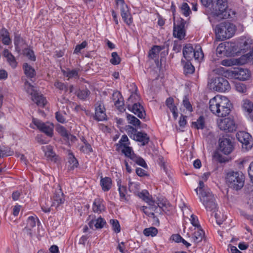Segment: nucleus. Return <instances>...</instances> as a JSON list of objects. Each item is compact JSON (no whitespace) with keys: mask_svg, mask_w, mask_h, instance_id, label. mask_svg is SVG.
<instances>
[{"mask_svg":"<svg viewBox=\"0 0 253 253\" xmlns=\"http://www.w3.org/2000/svg\"><path fill=\"white\" fill-rule=\"evenodd\" d=\"M231 107L229 100L224 96L217 95L209 101L210 111L218 117L228 116L230 113Z\"/></svg>","mask_w":253,"mask_h":253,"instance_id":"1","label":"nucleus"},{"mask_svg":"<svg viewBox=\"0 0 253 253\" xmlns=\"http://www.w3.org/2000/svg\"><path fill=\"white\" fill-rule=\"evenodd\" d=\"M200 201L208 211L214 212L217 209V204L211 190L206 187L203 180H200L198 187L195 189Z\"/></svg>","mask_w":253,"mask_h":253,"instance_id":"2","label":"nucleus"},{"mask_svg":"<svg viewBox=\"0 0 253 253\" xmlns=\"http://www.w3.org/2000/svg\"><path fill=\"white\" fill-rule=\"evenodd\" d=\"M128 189L130 192H132L135 195L141 199L150 206V207L153 210L155 211L157 209V206L155 205V201L148 191L146 190L140 192V184L137 182L129 181Z\"/></svg>","mask_w":253,"mask_h":253,"instance_id":"3","label":"nucleus"},{"mask_svg":"<svg viewBox=\"0 0 253 253\" xmlns=\"http://www.w3.org/2000/svg\"><path fill=\"white\" fill-rule=\"evenodd\" d=\"M225 180L230 188L238 190L244 185L245 176L241 172L230 171L226 173Z\"/></svg>","mask_w":253,"mask_h":253,"instance_id":"4","label":"nucleus"},{"mask_svg":"<svg viewBox=\"0 0 253 253\" xmlns=\"http://www.w3.org/2000/svg\"><path fill=\"white\" fill-rule=\"evenodd\" d=\"M235 26L229 22H224L216 26L215 33L216 39L219 41H223L233 36L235 32Z\"/></svg>","mask_w":253,"mask_h":253,"instance_id":"5","label":"nucleus"},{"mask_svg":"<svg viewBox=\"0 0 253 253\" xmlns=\"http://www.w3.org/2000/svg\"><path fill=\"white\" fill-rule=\"evenodd\" d=\"M24 89L26 91L30 94L32 100L38 106L43 107L46 104V101L43 95L38 92L34 89V86L28 81L24 83Z\"/></svg>","mask_w":253,"mask_h":253,"instance_id":"6","label":"nucleus"},{"mask_svg":"<svg viewBox=\"0 0 253 253\" xmlns=\"http://www.w3.org/2000/svg\"><path fill=\"white\" fill-rule=\"evenodd\" d=\"M217 124L220 130L228 132L235 131L237 128L234 120L230 118H219L217 120Z\"/></svg>","mask_w":253,"mask_h":253,"instance_id":"7","label":"nucleus"},{"mask_svg":"<svg viewBox=\"0 0 253 253\" xmlns=\"http://www.w3.org/2000/svg\"><path fill=\"white\" fill-rule=\"evenodd\" d=\"M237 139L240 142L243 147L248 150L253 146V143L251 135L248 132L245 131H239L236 134Z\"/></svg>","mask_w":253,"mask_h":253,"instance_id":"8","label":"nucleus"},{"mask_svg":"<svg viewBox=\"0 0 253 253\" xmlns=\"http://www.w3.org/2000/svg\"><path fill=\"white\" fill-rule=\"evenodd\" d=\"M228 7L227 0H214L212 4L213 12L217 16L225 12Z\"/></svg>","mask_w":253,"mask_h":253,"instance_id":"9","label":"nucleus"},{"mask_svg":"<svg viewBox=\"0 0 253 253\" xmlns=\"http://www.w3.org/2000/svg\"><path fill=\"white\" fill-rule=\"evenodd\" d=\"M229 74L236 79L241 81H245L248 79L250 76L249 71L247 69L242 68H236L230 70Z\"/></svg>","mask_w":253,"mask_h":253,"instance_id":"10","label":"nucleus"},{"mask_svg":"<svg viewBox=\"0 0 253 253\" xmlns=\"http://www.w3.org/2000/svg\"><path fill=\"white\" fill-rule=\"evenodd\" d=\"M213 88L218 91L225 92L230 89L228 81L223 77H217L213 81Z\"/></svg>","mask_w":253,"mask_h":253,"instance_id":"11","label":"nucleus"},{"mask_svg":"<svg viewBox=\"0 0 253 253\" xmlns=\"http://www.w3.org/2000/svg\"><path fill=\"white\" fill-rule=\"evenodd\" d=\"M32 122L41 131L45 133L49 136H52L53 134V126L48 123H44L36 118H33Z\"/></svg>","mask_w":253,"mask_h":253,"instance_id":"12","label":"nucleus"},{"mask_svg":"<svg viewBox=\"0 0 253 253\" xmlns=\"http://www.w3.org/2000/svg\"><path fill=\"white\" fill-rule=\"evenodd\" d=\"M241 108L244 115L253 121V103L249 99H244L241 102Z\"/></svg>","mask_w":253,"mask_h":253,"instance_id":"13","label":"nucleus"},{"mask_svg":"<svg viewBox=\"0 0 253 253\" xmlns=\"http://www.w3.org/2000/svg\"><path fill=\"white\" fill-rule=\"evenodd\" d=\"M155 205L157 206V209L153 211L161 213L163 211L167 213L172 210V206L166 199L159 198L156 202L155 201Z\"/></svg>","mask_w":253,"mask_h":253,"instance_id":"14","label":"nucleus"},{"mask_svg":"<svg viewBox=\"0 0 253 253\" xmlns=\"http://www.w3.org/2000/svg\"><path fill=\"white\" fill-rule=\"evenodd\" d=\"M219 150L225 155L229 154L233 150V145L229 138H222L219 140Z\"/></svg>","mask_w":253,"mask_h":253,"instance_id":"15","label":"nucleus"},{"mask_svg":"<svg viewBox=\"0 0 253 253\" xmlns=\"http://www.w3.org/2000/svg\"><path fill=\"white\" fill-rule=\"evenodd\" d=\"M94 118L98 121H102L106 119L105 109L102 101H98L95 104Z\"/></svg>","mask_w":253,"mask_h":253,"instance_id":"16","label":"nucleus"},{"mask_svg":"<svg viewBox=\"0 0 253 253\" xmlns=\"http://www.w3.org/2000/svg\"><path fill=\"white\" fill-rule=\"evenodd\" d=\"M184 26L185 23L183 19H181L177 25L174 23L173 36L179 40H182L185 36Z\"/></svg>","mask_w":253,"mask_h":253,"instance_id":"17","label":"nucleus"},{"mask_svg":"<svg viewBox=\"0 0 253 253\" xmlns=\"http://www.w3.org/2000/svg\"><path fill=\"white\" fill-rule=\"evenodd\" d=\"M127 108L140 119L145 118L146 115L145 111L143 106L139 103H134L133 104H128Z\"/></svg>","mask_w":253,"mask_h":253,"instance_id":"18","label":"nucleus"},{"mask_svg":"<svg viewBox=\"0 0 253 253\" xmlns=\"http://www.w3.org/2000/svg\"><path fill=\"white\" fill-rule=\"evenodd\" d=\"M64 201L65 199L64 197V194L62 192L61 189L59 188L55 191L54 195L53 197V202L51 206L57 207L61 204H63Z\"/></svg>","mask_w":253,"mask_h":253,"instance_id":"19","label":"nucleus"},{"mask_svg":"<svg viewBox=\"0 0 253 253\" xmlns=\"http://www.w3.org/2000/svg\"><path fill=\"white\" fill-rule=\"evenodd\" d=\"M130 134V133L129 132L128 135L131 138L141 142L142 145H145L148 144L150 140L148 135L143 132H138L137 134H134L133 135Z\"/></svg>","mask_w":253,"mask_h":253,"instance_id":"20","label":"nucleus"},{"mask_svg":"<svg viewBox=\"0 0 253 253\" xmlns=\"http://www.w3.org/2000/svg\"><path fill=\"white\" fill-rule=\"evenodd\" d=\"M15 50L18 53L23 51L27 47L25 41L19 36H16L14 40Z\"/></svg>","mask_w":253,"mask_h":253,"instance_id":"21","label":"nucleus"},{"mask_svg":"<svg viewBox=\"0 0 253 253\" xmlns=\"http://www.w3.org/2000/svg\"><path fill=\"white\" fill-rule=\"evenodd\" d=\"M105 207L102 199L96 198L94 200L92 205V210L94 212L101 213L105 211Z\"/></svg>","mask_w":253,"mask_h":253,"instance_id":"22","label":"nucleus"},{"mask_svg":"<svg viewBox=\"0 0 253 253\" xmlns=\"http://www.w3.org/2000/svg\"><path fill=\"white\" fill-rule=\"evenodd\" d=\"M106 224L105 220L101 217H98L97 219H92L88 222V226L91 229L95 227L96 229H101Z\"/></svg>","mask_w":253,"mask_h":253,"instance_id":"23","label":"nucleus"},{"mask_svg":"<svg viewBox=\"0 0 253 253\" xmlns=\"http://www.w3.org/2000/svg\"><path fill=\"white\" fill-rule=\"evenodd\" d=\"M38 221V218L36 216H31L28 218L27 226L25 229L28 232V233L29 234L30 237H32L34 234L31 228L36 226V223Z\"/></svg>","mask_w":253,"mask_h":253,"instance_id":"24","label":"nucleus"},{"mask_svg":"<svg viewBox=\"0 0 253 253\" xmlns=\"http://www.w3.org/2000/svg\"><path fill=\"white\" fill-rule=\"evenodd\" d=\"M121 16L125 22L127 24H130L132 22V17L128 10L126 5H122L121 8Z\"/></svg>","mask_w":253,"mask_h":253,"instance_id":"25","label":"nucleus"},{"mask_svg":"<svg viewBox=\"0 0 253 253\" xmlns=\"http://www.w3.org/2000/svg\"><path fill=\"white\" fill-rule=\"evenodd\" d=\"M205 236L204 231L200 228H197L192 237V241L196 244L202 241Z\"/></svg>","mask_w":253,"mask_h":253,"instance_id":"26","label":"nucleus"},{"mask_svg":"<svg viewBox=\"0 0 253 253\" xmlns=\"http://www.w3.org/2000/svg\"><path fill=\"white\" fill-rule=\"evenodd\" d=\"M3 55L6 58L7 62L12 68H14L17 66V62L14 56L8 49H5L4 50Z\"/></svg>","mask_w":253,"mask_h":253,"instance_id":"27","label":"nucleus"},{"mask_svg":"<svg viewBox=\"0 0 253 253\" xmlns=\"http://www.w3.org/2000/svg\"><path fill=\"white\" fill-rule=\"evenodd\" d=\"M0 37L1 38L2 43L5 45H9L11 42L9 32L4 28L0 30Z\"/></svg>","mask_w":253,"mask_h":253,"instance_id":"28","label":"nucleus"},{"mask_svg":"<svg viewBox=\"0 0 253 253\" xmlns=\"http://www.w3.org/2000/svg\"><path fill=\"white\" fill-rule=\"evenodd\" d=\"M194 49L190 44H186L183 48V55L187 60L193 57Z\"/></svg>","mask_w":253,"mask_h":253,"instance_id":"29","label":"nucleus"},{"mask_svg":"<svg viewBox=\"0 0 253 253\" xmlns=\"http://www.w3.org/2000/svg\"><path fill=\"white\" fill-rule=\"evenodd\" d=\"M42 149L44 152L45 156L47 159L54 160L55 157V154L53 151L52 147L50 145H47L42 147Z\"/></svg>","mask_w":253,"mask_h":253,"instance_id":"30","label":"nucleus"},{"mask_svg":"<svg viewBox=\"0 0 253 253\" xmlns=\"http://www.w3.org/2000/svg\"><path fill=\"white\" fill-rule=\"evenodd\" d=\"M100 185L103 191L106 192L109 191L112 186V180L110 177H105L102 178L100 180Z\"/></svg>","mask_w":253,"mask_h":253,"instance_id":"31","label":"nucleus"},{"mask_svg":"<svg viewBox=\"0 0 253 253\" xmlns=\"http://www.w3.org/2000/svg\"><path fill=\"white\" fill-rule=\"evenodd\" d=\"M23 69L24 73L27 77L32 78L36 75L35 69L27 63L23 64Z\"/></svg>","mask_w":253,"mask_h":253,"instance_id":"32","label":"nucleus"},{"mask_svg":"<svg viewBox=\"0 0 253 253\" xmlns=\"http://www.w3.org/2000/svg\"><path fill=\"white\" fill-rule=\"evenodd\" d=\"M205 126V118L203 116H201L197 120V121L193 122L192 123V127L196 129H203Z\"/></svg>","mask_w":253,"mask_h":253,"instance_id":"33","label":"nucleus"},{"mask_svg":"<svg viewBox=\"0 0 253 253\" xmlns=\"http://www.w3.org/2000/svg\"><path fill=\"white\" fill-rule=\"evenodd\" d=\"M80 70L75 69L73 70L67 69L66 71H63V74L65 76L70 78H78L79 77V72Z\"/></svg>","mask_w":253,"mask_h":253,"instance_id":"34","label":"nucleus"},{"mask_svg":"<svg viewBox=\"0 0 253 253\" xmlns=\"http://www.w3.org/2000/svg\"><path fill=\"white\" fill-rule=\"evenodd\" d=\"M243 42H242L243 45L241 50L246 51L248 50L253 49V40L250 38H245L244 40H243Z\"/></svg>","mask_w":253,"mask_h":253,"instance_id":"35","label":"nucleus"},{"mask_svg":"<svg viewBox=\"0 0 253 253\" xmlns=\"http://www.w3.org/2000/svg\"><path fill=\"white\" fill-rule=\"evenodd\" d=\"M162 48L158 45L154 46L149 51L148 56L151 59L155 58L161 50Z\"/></svg>","mask_w":253,"mask_h":253,"instance_id":"36","label":"nucleus"},{"mask_svg":"<svg viewBox=\"0 0 253 253\" xmlns=\"http://www.w3.org/2000/svg\"><path fill=\"white\" fill-rule=\"evenodd\" d=\"M123 147L122 150V153L124 154L126 157L132 159V157L135 155L133 153L132 148L129 147L128 145L123 146Z\"/></svg>","mask_w":253,"mask_h":253,"instance_id":"37","label":"nucleus"},{"mask_svg":"<svg viewBox=\"0 0 253 253\" xmlns=\"http://www.w3.org/2000/svg\"><path fill=\"white\" fill-rule=\"evenodd\" d=\"M118 185L119 186V192L120 194V200L121 201H127L126 196V187L125 186H121V182H118Z\"/></svg>","mask_w":253,"mask_h":253,"instance_id":"38","label":"nucleus"},{"mask_svg":"<svg viewBox=\"0 0 253 253\" xmlns=\"http://www.w3.org/2000/svg\"><path fill=\"white\" fill-rule=\"evenodd\" d=\"M128 123L132 125L135 126H139L140 125V121L139 119L136 118L133 115L127 114L126 117Z\"/></svg>","mask_w":253,"mask_h":253,"instance_id":"39","label":"nucleus"},{"mask_svg":"<svg viewBox=\"0 0 253 253\" xmlns=\"http://www.w3.org/2000/svg\"><path fill=\"white\" fill-rule=\"evenodd\" d=\"M149 206H150L149 205ZM137 208H139L140 210L143 211L146 215L149 217H152L157 221H158V218L155 216L153 212H147V210H150L153 211V210L150 208V207H147L146 206H138Z\"/></svg>","mask_w":253,"mask_h":253,"instance_id":"40","label":"nucleus"},{"mask_svg":"<svg viewBox=\"0 0 253 253\" xmlns=\"http://www.w3.org/2000/svg\"><path fill=\"white\" fill-rule=\"evenodd\" d=\"M184 72L185 74H191L194 72L195 68L189 62L187 61L183 65Z\"/></svg>","mask_w":253,"mask_h":253,"instance_id":"41","label":"nucleus"},{"mask_svg":"<svg viewBox=\"0 0 253 253\" xmlns=\"http://www.w3.org/2000/svg\"><path fill=\"white\" fill-rule=\"evenodd\" d=\"M158 233V230L156 228L151 227L145 228L143 230V234L146 236H151L152 237L155 236Z\"/></svg>","mask_w":253,"mask_h":253,"instance_id":"42","label":"nucleus"},{"mask_svg":"<svg viewBox=\"0 0 253 253\" xmlns=\"http://www.w3.org/2000/svg\"><path fill=\"white\" fill-rule=\"evenodd\" d=\"M90 93V91L87 89L79 90L77 93V95L80 99L84 100L89 96Z\"/></svg>","mask_w":253,"mask_h":253,"instance_id":"43","label":"nucleus"},{"mask_svg":"<svg viewBox=\"0 0 253 253\" xmlns=\"http://www.w3.org/2000/svg\"><path fill=\"white\" fill-rule=\"evenodd\" d=\"M24 55L26 56L29 59L35 61L36 60V56L34 55V51L27 47L22 51Z\"/></svg>","mask_w":253,"mask_h":253,"instance_id":"44","label":"nucleus"},{"mask_svg":"<svg viewBox=\"0 0 253 253\" xmlns=\"http://www.w3.org/2000/svg\"><path fill=\"white\" fill-rule=\"evenodd\" d=\"M110 223L112 226L113 230L117 233L121 231V227L117 219H112L110 220Z\"/></svg>","mask_w":253,"mask_h":253,"instance_id":"45","label":"nucleus"},{"mask_svg":"<svg viewBox=\"0 0 253 253\" xmlns=\"http://www.w3.org/2000/svg\"><path fill=\"white\" fill-rule=\"evenodd\" d=\"M140 97L138 94L135 92L132 93L130 97L128 98L127 101V105L128 104H133L137 103L139 100Z\"/></svg>","mask_w":253,"mask_h":253,"instance_id":"46","label":"nucleus"},{"mask_svg":"<svg viewBox=\"0 0 253 253\" xmlns=\"http://www.w3.org/2000/svg\"><path fill=\"white\" fill-rule=\"evenodd\" d=\"M193 57H194L196 60H201L203 58L204 53L201 47H199L196 50H194Z\"/></svg>","mask_w":253,"mask_h":253,"instance_id":"47","label":"nucleus"},{"mask_svg":"<svg viewBox=\"0 0 253 253\" xmlns=\"http://www.w3.org/2000/svg\"><path fill=\"white\" fill-rule=\"evenodd\" d=\"M112 58L110 62L113 65H118L121 62V58L116 52H113L111 54Z\"/></svg>","mask_w":253,"mask_h":253,"instance_id":"48","label":"nucleus"},{"mask_svg":"<svg viewBox=\"0 0 253 253\" xmlns=\"http://www.w3.org/2000/svg\"><path fill=\"white\" fill-rule=\"evenodd\" d=\"M131 160H133L134 162H135L137 164L140 165V166L143 168H145L147 167V164L146 162L141 157H137L136 155H135L132 157V159Z\"/></svg>","mask_w":253,"mask_h":253,"instance_id":"49","label":"nucleus"},{"mask_svg":"<svg viewBox=\"0 0 253 253\" xmlns=\"http://www.w3.org/2000/svg\"><path fill=\"white\" fill-rule=\"evenodd\" d=\"M181 11L185 16H188L191 12L190 7L187 3H182L181 6Z\"/></svg>","mask_w":253,"mask_h":253,"instance_id":"50","label":"nucleus"},{"mask_svg":"<svg viewBox=\"0 0 253 253\" xmlns=\"http://www.w3.org/2000/svg\"><path fill=\"white\" fill-rule=\"evenodd\" d=\"M129 144V139L127 136L126 135L124 134L122 136L117 145H119L120 147H123L125 146L128 145Z\"/></svg>","mask_w":253,"mask_h":253,"instance_id":"51","label":"nucleus"},{"mask_svg":"<svg viewBox=\"0 0 253 253\" xmlns=\"http://www.w3.org/2000/svg\"><path fill=\"white\" fill-rule=\"evenodd\" d=\"M114 105L119 111H123V110H125L124 102L123 97L121 98V99H120L119 100L115 101Z\"/></svg>","mask_w":253,"mask_h":253,"instance_id":"52","label":"nucleus"},{"mask_svg":"<svg viewBox=\"0 0 253 253\" xmlns=\"http://www.w3.org/2000/svg\"><path fill=\"white\" fill-rule=\"evenodd\" d=\"M235 88L237 91L240 93H245L247 91L246 86L241 83H237L235 84Z\"/></svg>","mask_w":253,"mask_h":253,"instance_id":"53","label":"nucleus"},{"mask_svg":"<svg viewBox=\"0 0 253 253\" xmlns=\"http://www.w3.org/2000/svg\"><path fill=\"white\" fill-rule=\"evenodd\" d=\"M87 42L84 41L82 43L77 45L74 51V53L78 54L80 53L82 49L84 48L87 46Z\"/></svg>","mask_w":253,"mask_h":253,"instance_id":"54","label":"nucleus"},{"mask_svg":"<svg viewBox=\"0 0 253 253\" xmlns=\"http://www.w3.org/2000/svg\"><path fill=\"white\" fill-rule=\"evenodd\" d=\"M68 162L71 165H72V168L74 169L78 167V161L72 154L69 155Z\"/></svg>","mask_w":253,"mask_h":253,"instance_id":"55","label":"nucleus"},{"mask_svg":"<svg viewBox=\"0 0 253 253\" xmlns=\"http://www.w3.org/2000/svg\"><path fill=\"white\" fill-rule=\"evenodd\" d=\"M183 105L189 112L193 111L192 105L186 96H184L183 98Z\"/></svg>","mask_w":253,"mask_h":253,"instance_id":"56","label":"nucleus"},{"mask_svg":"<svg viewBox=\"0 0 253 253\" xmlns=\"http://www.w3.org/2000/svg\"><path fill=\"white\" fill-rule=\"evenodd\" d=\"M166 103L170 110H173V109H176V107L173 104V99L172 98L169 97L168 98L166 101Z\"/></svg>","mask_w":253,"mask_h":253,"instance_id":"57","label":"nucleus"},{"mask_svg":"<svg viewBox=\"0 0 253 253\" xmlns=\"http://www.w3.org/2000/svg\"><path fill=\"white\" fill-rule=\"evenodd\" d=\"M55 86L61 90H65V92H67L68 90V88L66 85L63 83L59 82H56L54 83Z\"/></svg>","mask_w":253,"mask_h":253,"instance_id":"58","label":"nucleus"},{"mask_svg":"<svg viewBox=\"0 0 253 253\" xmlns=\"http://www.w3.org/2000/svg\"><path fill=\"white\" fill-rule=\"evenodd\" d=\"M190 220L191 221V223L194 226L197 228L201 227L200 225L199 224V221L198 219L195 215L193 214L191 215V218L190 219Z\"/></svg>","mask_w":253,"mask_h":253,"instance_id":"59","label":"nucleus"},{"mask_svg":"<svg viewBox=\"0 0 253 253\" xmlns=\"http://www.w3.org/2000/svg\"><path fill=\"white\" fill-rule=\"evenodd\" d=\"M84 145L82 146L81 148V150L85 153H88L92 151V148L89 144L86 142H84Z\"/></svg>","mask_w":253,"mask_h":253,"instance_id":"60","label":"nucleus"},{"mask_svg":"<svg viewBox=\"0 0 253 253\" xmlns=\"http://www.w3.org/2000/svg\"><path fill=\"white\" fill-rule=\"evenodd\" d=\"M59 132L62 136L66 137V138H68L70 134L63 126H61L59 128Z\"/></svg>","mask_w":253,"mask_h":253,"instance_id":"61","label":"nucleus"},{"mask_svg":"<svg viewBox=\"0 0 253 253\" xmlns=\"http://www.w3.org/2000/svg\"><path fill=\"white\" fill-rule=\"evenodd\" d=\"M122 97V96L121 94V93L119 91H116L113 93L112 95V99L114 101V103H115V101H118L120 100V99H121Z\"/></svg>","mask_w":253,"mask_h":253,"instance_id":"62","label":"nucleus"},{"mask_svg":"<svg viewBox=\"0 0 253 253\" xmlns=\"http://www.w3.org/2000/svg\"><path fill=\"white\" fill-rule=\"evenodd\" d=\"M248 174L252 182L253 183V162H252L249 166Z\"/></svg>","mask_w":253,"mask_h":253,"instance_id":"63","label":"nucleus"},{"mask_svg":"<svg viewBox=\"0 0 253 253\" xmlns=\"http://www.w3.org/2000/svg\"><path fill=\"white\" fill-rule=\"evenodd\" d=\"M221 64L225 66H231L234 64V61L231 59H224L221 61Z\"/></svg>","mask_w":253,"mask_h":253,"instance_id":"64","label":"nucleus"}]
</instances>
